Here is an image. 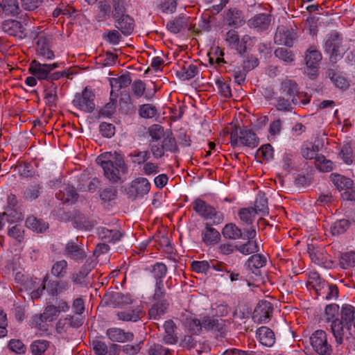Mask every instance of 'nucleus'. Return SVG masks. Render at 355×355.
<instances>
[{"mask_svg": "<svg viewBox=\"0 0 355 355\" xmlns=\"http://www.w3.org/2000/svg\"><path fill=\"white\" fill-rule=\"evenodd\" d=\"M325 51L330 54L329 60L336 63L338 58H342L346 48L343 45V38L338 33L331 34L324 44Z\"/></svg>", "mask_w": 355, "mask_h": 355, "instance_id": "obj_1", "label": "nucleus"}, {"mask_svg": "<svg viewBox=\"0 0 355 355\" xmlns=\"http://www.w3.org/2000/svg\"><path fill=\"white\" fill-rule=\"evenodd\" d=\"M195 211L205 219L214 218V224L223 222L224 216L221 212L216 211L215 208L208 205L202 199L198 198L193 202Z\"/></svg>", "mask_w": 355, "mask_h": 355, "instance_id": "obj_2", "label": "nucleus"}, {"mask_svg": "<svg viewBox=\"0 0 355 355\" xmlns=\"http://www.w3.org/2000/svg\"><path fill=\"white\" fill-rule=\"evenodd\" d=\"M309 339L314 351L319 355H330L331 354L332 347L327 342V334L324 331H314Z\"/></svg>", "mask_w": 355, "mask_h": 355, "instance_id": "obj_3", "label": "nucleus"}, {"mask_svg": "<svg viewBox=\"0 0 355 355\" xmlns=\"http://www.w3.org/2000/svg\"><path fill=\"white\" fill-rule=\"evenodd\" d=\"M94 94L88 87H85L81 94H77L73 100V104L86 112H92L95 109Z\"/></svg>", "mask_w": 355, "mask_h": 355, "instance_id": "obj_4", "label": "nucleus"}, {"mask_svg": "<svg viewBox=\"0 0 355 355\" xmlns=\"http://www.w3.org/2000/svg\"><path fill=\"white\" fill-rule=\"evenodd\" d=\"M273 311L272 305L270 302L262 300L257 305L252 314V319L257 323H266L270 318V314Z\"/></svg>", "mask_w": 355, "mask_h": 355, "instance_id": "obj_5", "label": "nucleus"}, {"mask_svg": "<svg viewBox=\"0 0 355 355\" xmlns=\"http://www.w3.org/2000/svg\"><path fill=\"white\" fill-rule=\"evenodd\" d=\"M103 169L105 176L112 182H117L120 180L122 171L119 167L115 166L110 160H103L102 157H98L96 159Z\"/></svg>", "mask_w": 355, "mask_h": 355, "instance_id": "obj_6", "label": "nucleus"}, {"mask_svg": "<svg viewBox=\"0 0 355 355\" xmlns=\"http://www.w3.org/2000/svg\"><path fill=\"white\" fill-rule=\"evenodd\" d=\"M150 189V184L146 178H139L134 180L128 189V194L130 198H136L147 194Z\"/></svg>", "mask_w": 355, "mask_h": 355, "instance_id": "obj_7", "label": "nucleus"}, {"mask_svg": "<svg viewBox=\"0 0 355 355\" xmlns=\"http://www.w3.org/2000/svg\"><path fill=\"white\" fill-rule=\"evenodd\" d=\"M280 93L288 98H291V102L296 105L299 103L297 98L299 94V88L295 80L286 79L280 84Z\"/></svg>", "mask_w": 355, "mask_h": 355, "instance_id": "obj_8", "label": "nucleus"}, {"mask_svg": "<svg viewBox=\"0 0 355 355\" xmlns=\"http://www.w3.org/2000/svg\"><path fill=\"white\" fill-rule=\"evenodd\" d=\"M295 33L284 26H279L275 33V42L279 45L292 46L295 39Z\"/></svg>", "mask_w": 355, "mask_h": 355, "instance_id": "obj_9", "label": "nucleus"}, {"mask_svg": "<svg viewBox=\"0 0 355 355\" xmlns=\"http://www.w3.org/2000/svg\"><path fill=\"white\" fill-rule=\"evenodd\" d=\"M2 30L10 35L22 38L26 36L25 28L19 21L6 20L1 24Z\"/></svg>", "mask_w": 355, "mask_h": 355, "instance_id": "obj_10", "label": "nucleus"}, {"mask_svg": "<svg viewBox=\"0 0 355 355\" xmlns=\"http://www.w3.org/2000/svg\"><path fill=\"white\" fill-rule=\"evenodd\" d=\"M226 24L230 26L238 28L245 24V17L242 11L236 8L228 9L224 17Z\"/></svg>", "mask_w": 355, "mask_h": 355, "instance_id": "obj_11", "label": "nucleus"}, {"mask_svg": "<svg viewBox=\"0 0 355 355\" xmlns=\"http://www.w3.org/2000/svg\"><path fill=\"white\" fill-rule=\"evenodd\" d=\"M270 22V15L260 13L250 19L248 21V24L250 28H254L258 31H263L268 28Z\"/></svg>", "mask_w": 355, "mask_h": 355, "instance_id": "obj_12", "label": "nucleus"}, {"mask_svg": "<svg viewBox=\"0 0 355 355\" xmlns=\"http://www.w3.org/2000/svg\"><path fill=\"white\" fill-rule=\"evenodd\" d=\"M51 37L49 36L41 35L37 41V53L47 60H52L55 55L53 51L50 49V42Z\"/></svg>", "mask_w": 355, "mask_h": 355, "instance_id": "obj_13", "label": "nucleus"}, {"mask_svg": "<svg viewBox=\"0 0 355 355\" xmlns=\"http://www.w3.org/2000/svg\"><path fill=\"white\" fill-rule=\"evenodd\" d=\"M104 300L107 305L112 306H119L132 302L129 295H125L120 292L110 293L105 295Z\"/></svg>", "mask_w": 355, "mask_h": 355, "instance_id": "obj_14", "label": "nucleus"}, {"mask_svg": "<svg viewBox=\"0 0 355 355\" xmlns=\"http://www.w3.org/2000/svg\"><path fill=\"white\" fill-rule=\"evenodd\" d=\"M115 27L125 35H130L134 30V20L128 15L123 14L119 17H114Z\"/></svg>", "mask_w": 355, "mask_h": 355, "instance_id": "obj_15", "label": "nucleus"}, {"mask_svg": "<svg viewBox=\"0 0 355 355\" xmlns=\"http://www.w3.org/2000/svg\"><path fill=\"white\" fill-rule=\"evenodd\" d=\"M106 335L112 342L125 343L133 340L134 335L131 332H125L119 328H110Z\"/></svg>", "mask_w": 355, "mask_h": 355, "instance_id": "obj_16", "label": "nucleus"}, {"mask_svg": "<svg viewBox=\"0 0 355 355\" xmlns=\"http://www.w3.org/2000/svg\"><path fill=\"white\" fill-rule=\"evenodd\" d=\"M28 70L38 80H47L50 73L46 64H42L36 60L31 62Z\"/></svg>", "mask_w": 355, "mask_h": 355, "instance_id": "obj_17", "label": "nucleus"}, {"mask_svg": "<svg viewBox=\"0 0 355 355\" xmlns=\"http://www.w3.org/2000/svg\"><path fill=\"white\" fill-rule=\"evenodd\" d=\"M202 327L208 331H214L222 335L225 332V322L222 319L214 317H204L202 319Z\"/></svg>", "mask_w": 355, "mask_h": 355, "instance_id": "obj_18", "label": "nucleus"}, {"mask_svg": "<svg viewBox=\"0 0 355 355\" xmlns=\"http://www.w3.org/2000/svg\"><path fill=\"white\" fill-rule=\"evenodd\" d=\"M239 141L243 146L250 148H255L259 144V139L256 134L252 130L247 128L240 130Z\"/></svg>", "mask_w": 355, "mask_h": 355, "instance_id": "obj_19", "label": "nucleus"}, {"mask_svg": "<svg viewBox=\"0 0 355 355\" xmlns=\"http://www.w3.org/2000/svg\"><path fill=\"white\" fill-rule=\"evenodd\" d=\"M355 317V308L347 304H343L340 310V320L345 324V328L350 331L352 330V320Z\"/></svg>", "mask_w": 355, "mask_h": 355, "instance_id": "obj_20", "label": "nucleus"}, {"mask_svg": "<svg viewBox=\"0 0 355 355\" xmlns=\"http://www.w3.org/2000/svg\"><path fill=\"white\" fill-rule=\"evenodd\" d=\"M97 231L98 237L105 243H114L119 241L123 236L118 230H109L103 227H98Z\"/></svg>", "mask_w": 355, "mask_h": 355, "instance_id": "obj_21", "label": "nucleus"}, {"mask_svg": "<svg viewBox=\"0 0 355 355\" xmlns=\"http://www.w3.org/2000/svg\"><path fill=\"white\" fill-rule=\"evenodd\" d=\"M260 343L267 347H271L275 342L274 332L267 327H261L257 331Z\"/></svg>", "mask_w": 355, "mask_h": 355, "instance_id": "obj_22", "label": "nucleus"}, {"mask_svg": "<svg viewBox=\"0 0 355 355\" xmlns=\"http://www.w3.org/2000/svg\"><path fill=\"white\" fill-rule=\"evenodd\" d=\"M64 254L75 261H80L86 257L85 252L73 241L67 243Z\"/></svg>", "mask_w": 355, "mask_h": 355, "instance_id": "obj_23", "label": "nucleus"}, {"mask_svg": "<svg viewBox=\"0 0 355 355\" xmlns=\"http://www.w3.org/2000/svg\"><path fill=\"white\" fill-rule=\"evenodd\" d=\"M202 241L206 245H214L218 242L220 239V233L211 225L207 223L205 229L202 232Z\"/></svg>", "mask_w": 355, "mask_h": 355, "instance_id": "obj_24", "label": "nucleus"}, {"mask_svg": "<svg viewBox=\"0 0 355 355\" xmlns=\"http://www.w3.org/2000/svg\"><path fill=\"white\" fill-rule=\"evenodd\" d=\"M168 306L169 303L168 300L155 301L149 309L148 313L150 318L159 320L166 313Z\"/></svg>", "mask_w": 355, "mask_h": 355, "instance_id": "obj_25", "label": "nucleus"}, {"mask_svg": "<svg viewBox=\"0 0 355 355\" xmlns=\"http://www.w3.org/2000/svg\"><path fill=\"white\" fill-rule=\"evenodd\" d=\"M44 98L49 106L55 105L58 99L57 94V85L53 82L46 83L44 85Z\"/></svg>", "mask_w": 355, "mask_h": 355, "instance_id": "obj_26", "label": "nucleus"}, {"mask_svg": "<svg viewBox=\"0 0 355 355\" xmlns=\"http://www.w3.org/2000/svg\"><path fill=\"white\" fill-rule=\"evenodd\" d=\"M344 327V322H341L339 318H335L331 320V331L335 338L336 343L338 345L343 343Z\"/></svg>", "mask_w": 355, "mask_h": 355, "instance_id": "obj_27", "label": "nucleus"}, {"mask_svg": "<svg viewBox=\"0 0 355 355\" xmlns=\"http://www.w3.org/2000/svg\"><path fill=\"white\" fill-rule=\"evenodd\" d=\"M326 73L327 76L338 88L345 90L349 87V81L345 77L338 74L334 69H329Z\"/></svg>", "mask_w": 355, "mask_h": 355, "instance_id": "obj_28", "label": "nucleus"}, {"mask_svg": "<svg viewBox=\"0 0 355 355\" xmlns=\"http://www.w3.org/2000/svg\"><path fill=\"white\" fill-rule=\"evenodd\" d=\"M252 209L256 211L257 214L266 216L268 214V199L263 193L259 192L254 202V207Z\"/></svg>", "mask_w": 355, "mask_h": 355, "instance_id": "obj_29", "label": "nucleus"}, {"mask_svg": "<svg viewBox=\"0 0 355 355\" xmlns=\"http://www.w3.org/2000/svg\"><path fill=\"white\" fill-rule=\"evenodd\" d=\"M141 311L139 309H128L118 311L116 313L119 320L122 321H132L137 322L141 318Z\"/></svg>", "mask_w": 355, "mask_h": 355, "instance_id": "obj_30", "label": "nucleus"}, {"mask_svg": "<svg viewBox=\"0 0 355 355\" xmlns=\"http://www.w3.org/2000/svg\"><path fill=\"white\" fill-rule=\"evenodd\" d=\"M118 94H114V92L112 89L110 92V101L100 110L98 112V117L105 116L110 117L114 113L116 107V98Z\"/></svg>", "mask_w": 355, "mask_h": 355, "instance_id": "obj_31", "label": "nucleus"}, {"mask_svg": "<svg viewBox=\"0 0 355 355\" xmlns=\"http://www.w3.org/2000/svg\"><path fill=\"white\" fill-rule=\"evenodd\" d=\"M95 263L91 260H87L85 264L82 266L80 270L78 273L73 275V281L78 284L84 282L85 278L88 275L89 272L94 268Z\"/></svg>", "mask_w": 355, "mask_h": 355, "instance_id": "obj_32", "label": "nucleus"}, {"mask_svg": "<svg viewBox=\"0 0 355 355\" xmlns=\"http://www.w3.org/2000/svg\"><path fill=\"white\" fill-rule=\"evenodd\" d=\"M0 6L6 15L16 16L20 12L17 0H2Z\"/></svg>", "mask_w": 355, "mask_h": 355, "instance_id": "obj_33", "label": "nucleus"}, {"mask_svg": "<svg viewBox=\"0 0 355 355\" xmlns=\"http://www.w3.org/2000/svg\"><path fill=\"white\" fill-rule=\"evenodd\" d=\"M222 234L226 239L236 240L243 237V231L235 224H227L223 229Z\"/></svg>", "mask_w": 355, "mask_h": 355, "instance_id": "obj_34", "label": "nucleus"}, {"mask_svg": "<svg viewBox=\"0 0 355 355\" xmlns=\"http://www.w3.org/2000/svg\"><path fill=\"white\" fill-rule=\"evenodd\" d=\"M164 328L166 335L164 337V341L166 344H174L178 341V337L175 335L176 326L172 320L166 321L164 324Z\"/></svg>", "mask_w": 355, "mask_h": 355, "instance_id": "obj_35", "label": "nucleus"}, {"mask_svg": "<svg viewBox=\"0 0 355 355\" xmlns=\"http://www.w3.org/2000/svg\"><path fill=\"white\" fill-rule=\"evenodd\" d=\"M103 160H110L113 164L119 167V170L122 171V173L125 174L128 172V167L125 165L123 157L114 152V153H106L101 157Z\"/></svg>", "mask_w": 355, "mask_h": 355, "instance_id": "obj_36", "label": "nucleus"}, {"mask_svg": "<svg viewBox=\"0 0 355 355\" xmlns=\"http://www.w3.org/2000/svg\"><path fill=\"white\" fill-rule=\"evenodd\" d=\"M26 226L33 231L40 233L46 230L49 227L46 223L42 220L37 219L33 216H30L26 218Z\"/></svg>", "mask_w": 355, "mask_h": 355, "instance_id": "obj_37", "label": "nucleus"}, {"mask_svg": "<svg viewBox=\"0 0 355 355\" xmlns=\"http://www.w3.org/2000/svg\"><path fill=\"white\" fill-rule=\"evenodd\" d=\"M187 27V19L184 16H180L178 18L169 21L166 24L167 29L172 33L176 34L182 29Z\"/></svg>", "mask_w": 355, "mask_h": 355, "instance_id": "obj_38", "label": "nucleus"}, {"mask_svg": "<svg viewBox=\"0 0 355 355\" xmlns=\"http://www.w3.org/2000/svg\"><path fill=\"white\" fill-rule=\"evenodd\" d=\"M352 222L349 219H340L334 222L330 227V232L333 236H339L345 233L349 227Z\"/></svg>", "mask_w": 355, "mask_h": 355, "instance_id": "obj_39", "label": "nucleus"}, {"mask_svg": "<svg viewBox=\"0 0 355 355\" xmlns=\"http://www.w3.org/2000/svg\"><path fill=\"white\" fill-rule=\"evenodd\" d=\"M331 177L332 182L340 191L349 189L353 185V181L350 178L338 174H332Z\"/></svg>", "mask_w": 355, "mask_h": 355, "instance_id": "obj_40", "label": "nucleus"}, {"mask_svg": "<svg viewBox=\"0 0 355 355\" xmlns=\"http://www.w3.org/2000/svg\"><path fill=\"white\" fill-rule=\"evenodd\" d=\"M322 60V55L320 51L312 47L306 50L305 53L306 65L318 66Z\"/></svg>", "mask_w": 355, "mask_h": 355, "instance_id": "obj_41", "label": "nucleus"}, {"mask_svg": "<svg viewBox=\"0 0 355 355\" xmlns=\"http://www.w3.org/2000/svg\"><path fill=\"white\" fill-rule=\"evenodd\" d=\"M73 221L76 227L78 229L90 230L94 226L92 221L87 220L80 212L76 211L73 214Z\"/></svg>", "mask_w": 355, "mask_h": 355, "instance_id": "obj_42", "label": "nucleus"}, {"mask_svg": "<svg viewBox=\"0 0 355 355\" xmlns=\"http://www.w3.org/2000/svg\"><path fill=\"white\" fill-rule=\"evenodd\" d=\"M198 73V68L194 64L184 66L177 72L178 76L182 80H189L195 77Z\"/></svg>", "mask_w": 355, "mask_h": 355, "instance_id": "obj_43", "label": "nucleus"}, {"mask_svg": "<svg viewBox=\"0 0 355 355\" xmlns=\"http://www.w3.org/2000/svg\"><path fill=\"white\" fill-rule=\"evenodd\" d=\"M235 250L245 255L258 252L259 250L257 241L253 240L248 241L239 245H235Z\"/></svg>", "mask_w": 355, "mask_h": 355, "instance_id": "obj_44", "label": "nucleus"}, {"mask_svg": "<svg viewBox=\"0 0 355 355\" xmlns=\"http://www.w3.org/2000/svg\"><path fill=\"white\" fill-rule=\"evenodd\" d=\"M67 288L68 283L64 281H50L47 286L48 292L53 295H58Z\"/></svg>", "mask_w": 355, "mask_h": 355, "instance_id": "obj_45", "label": "nucleus"}, {"mask_svg": "<svg viewBox=\"0 0 355 355\" xmlns=\"http://www.w3.org/2000/svg\"><path fill=\"white\" fill-rule=\"evenodd\" d=\"M266 258L264 256L260 254H256L252 255L248 259L246 264L250 270H252V268L258 270L264 266L266 265Z\"/></svg>", "mask_w": 355, "mask_h": 355, "instance_id": "obj_46", "label": "nucleus"}, {"mask_svg": "<svg viewBox=\"0 0 355 355\" xmlns=\"http://www.w3.org/2000/svg\"><path fill=\"white\" fill-rule=\"evenodd\" d=\"M256 214L252 207L242 208L239 211L240 220L248 225L252 224Z\"/></svg>", "mask_w": 355, "mask_h": 355, "instance_id": "obj_47", "label": "nucleus"}, {"mask_svg": "<svg viewBox=\"0 0 355 355\" xmlns=\"http://www.w3.org/2000/svg\"><path fill=\"white\" fill-rule=\"evenodd\" d=\"M61 194L62 199L67 202L73 203L78 198V194L73 186L64 187V189L60 191V195Z\"/></svg>", "mask_w": 355, "mask_h": 355, "instance_id": "obj_48", "label": "nucleus"}, {"mask_svg": "<svg viewBox=\"0 0 355 355\" xmlns=\"http://www.w3.org/2000/svg\"><path fill=\"white\" fill-rule=\"evenodd\" d=\"M15 171L21 178H31L35 175V170L33 166L29 163H19L16 167Z\"/></svg>", "mask_w": 355, "mask_h": 355, "instance_id": "obj_49", "label": "nucleus"}, {"mask_svg": "<svg viewBox=\"0 0 355 355\" xmlns=\"http://www.w3.org/2000/svg\"><path fill=\"white\" fill-rule=\"evenodd\" d=\"M49 347V341L45 340H37L32 343L30 348L33 355H42Z\"/></svg>", "mask_w": 355, "mask_h": 355, "instance_id": "obj_50", "label": "nucleus"}, {"mask_svg": "<svg viewBox=\"0 0 355 355\" xmlns=\"http://www.w3.org/2000/svg\"><path fill=\"white\" fill-rule=\"evenodd\" d=\"M119 106L122 112L125 114L128 113L133 108L131 97L126 91L121 92Z\"/></svg>", "mask_w": 355, "mask_h": 355, "instance_id": "obj_51", "label": "nucleus"}, {"mask_svg": "<svg viewBox=\"0 0 355 355\" xmlns=\"http://www.w3.org/2000/svg\"><path fill=\"white\" fill-rule=\"evenodd\" d=\"M340 266L344 269L355 266V252H347L343 254L340 259Z\"/></svg>", "mask_w": 355, "mask_h": 355, "instance_id": "obj_52", "label": "nucleus"}, {"mask_svg": "<svg viewBox=\"0 0 355 355\" xmlns=\"http://www.w3.org/2000/svg\"><path fill=\"white\" fill-rule=\"evenodd\" d=\"M162 145L166 150L171 152H176L178 150L176 141L170 130L166 132Z\"/></svg>", "mask_w": 355, "mask_h": 355, "instance_id": "obj_53", "label": "nucleus"}, {"mask_svg": "<svg viewBox=\"0 0 355 355\" xmlns=\"http://www.w3.org/2000/svg\"><path fill=\"white\" fill-rule=\"evenodd\" d=\"M157 113V110L155 106L151 104H144L139 106V116L145 119H150L154 117Z\"/></svg>", "mask_w": 355, "mask_h": 355, "instance_id": "obj_54", "label": "nucleus"}, {"mask_svg": "<svg viewBox=\"0 0 355 355\" xmlns=\"http://www.w3.org/2000/svg\"><path fill=\"white\" fill-rule=\"evenodd\" d=\"M67 262L65 260H61L55 262L52 268V274L57 277H63L67 273Z\"/></svg>", "mask_w": 355, "mask_h": 355, "instance_id": "obj_55", "label": "nucleus"}, {"mask_svg": "<svg viewBox=\"0 0 355 355\" xmlns=\"http://www.w3.org/2000/svg\"><path fill=\"white\" fill-rule=\"evenodd\" d=\"M315 165L322 172H329L333 169V162L327 159L323 155L317 157V161H315Z\"/></svg>", "mask_w": 355, "mask_h": 355, "instance_id": "obj_56", "label": "nucleus"}, {"mask_svg": "<svg viewBox=\"0 0 355 355\" xmlns=\"http://www.w3.org/2000/svg\"><path fill=\"white\" fill-rule=\"evenodd\" d=\"M148 133L151 137L150 141H157L166 135L163 127L159 124H154L149 127Z\"/></svg>", "mask_w": 355, "mask_h": 355, "instance_id": "obj_57", "label": "nucleus"}, {"mask_svg": "<svg viewBox=\"0 0 355 355\" xmlns=\"http://www.w3.org/2000/svg\"><path fill=\"white\" fill-rule=\"evenodd\" d=\"M158 7L163 12L173 13L177 7L176 0H157Z\"/></svg>", "mask_w": 355, "mask_h": 355, "instance_id": "obj_58", "label": "nucleus"}, {"mask_svg": "<svg viewBox=\"0 0 355 355\" xmlns=\"http://www.w3.org/2000/svg\"><path fill=\"white\" fill-rule=\"evenodd\" d=\"M8 349L18 354H24L26 351V345L19 339H12L8 345Z\"/></svg>", "mask_w": 355, "mask_h": 355, "instance_id": "obj_59", "label": "nucleus"}, {"mask_svg": "<svg viewBox=\"0 0 355 355\" xmlns=\"http://www.w3.org/2000/svg\"><path fill=\"white\" fill-rule=\"evenodd\" d=\"M41 187L39 184L29 186L24 191V198L28 200H33L37 199L40 193Z\"/></svg>", "mask_w": 355, "mask_h": 355, "instance_id": "obj_60", "label": "nucleus"}, {"mask_svg": "<svg viewBox=\"0 0 355 355\" xmlns=\"http://www.w3.org/2000/svg\"><path fill=\"white\" fill-rule=\"evenodd\" d=\"M3 216H6L5 217H7L6 221L10 224L22 220V215L21 213L9 207L6 208V210L3 212Z\"/></svg>", "mask_w": 355, "mask_h": 355, "instance_id": "obj_61", "label": "nucleus"}, {"mask_svg": "<svg viewBox=\"0 0 355 355\" xmlns=\"http://www.w3.org/2000/svg\"><path fill=\"white\" fill-rule=\"evenodd\" d=\"M112 16L119 17V16L125 14V7L123 0H112Z\"/></svg>", "mask_w": 355, "mask_h": 355, "instance_id": "obj_62", "label": "nucleus"}, {"mask_svg": "<svg viewBox=\"0 0 355 355\" xmlns=\"http://www.w3.org/2000/svg\"><path fill=\"white\" fill-rule=\"evenodd\" d=\"M167 272V268L165 264L162 263H157L153 266L152 272L156 281L162 280L165 277Z\"/></svg>", "mask_w": 355, "mask_h": 355, "instance_id": "obj_63", "label": "nucleus"}, {"mask_svg": "<svg viewBox=\"0 0 355 355\" xmlns=\"http://www.w3.org/2000/svg\"><path fill=\"white\" fill-rule=\"evenodd\" d=\"M91 345L96 355H106L108 352L107 346L103 341L94 340L91 343Z\"/></svg>", "mask_w": 355, "mask_h": 355, "instance_id": "obj_64", "label": "nucleus"}]
</instances>
